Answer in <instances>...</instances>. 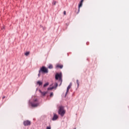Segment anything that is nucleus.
Masks as SVG:
<instances>
[{"label":"nucleus","mask_w":129,"mask_h":129,"mask_svg":"<svg viewBox=\"0 0 129 129\" xmlns=\"http://www.w3.org/2000/svg\"><path fill=\"white\" fill-rule=\"evenodd\" d=\"M55 80H58L59 82H60L59 86H60L61 84H62V73H60L59 74V73H56V75H55Z\"/></svg>","instance_id":"nucleus-1"},{"label":"nucleus","mask_w":129,"mask_h":129,"mask_svg":"<svg viewBox=\"0 0 129 129\" xmlns=\"http://www.w3.org/2000/svg\"><path fill=\"white\" fill-rule=\"evenodd\" d=\"M65 110L64 109V107L60 106L59 107L58 109V114L61 115V116H64L65 114Z\"/></svg>","instance_id":"nucleus-2"},{"label":"nucleus","mask_w":129,"mask_h":129,"mask_svg":"<svg viewBox=\"0 0 129 129\" xmlns=\"http://www.w3.org/2000/svg\"><path fill=\"white\" fill-rule=\"evenodd\" d=\"M30 104L32 107H37L39 106V103H38V100L35 99L33 102H31Z\"/></svg>","instance_id":"nucleus-3"},{"label":"nucleus","mask_w":129,"mask_h":129,"mask_svg":"<svg viewBox=\"0 0 129 129\" xmlns=\"http://www.w3.org/2000/svg\"><path fill=\"white\" fill-rule=\"evenodd\" d=\"M42 72V73H48V69L47 68H45V67H42L41 68H40V70L39 71V73H41Z\"/></svg>","instance_id":"nucleus-4"},{"label":"nucleus","mask_w":129,"mask_h":129,"mask_svg":"<svg viewBox=\"0 0 129 129\" xmlns=\"http://www.w3.org/2000/svg\"><path fill=\"white\" fill-rule=\"evenodd\" d=\"M23 124L25 126H27L28 125H31V121L27 120L23 121Z\"/></svg>","instance_id":"nucleus-5"},{"label":"nucleus","mask_w":129,"mask_h":129,"mask_svg":"<svg viewBox=\"0 0 129 129\" xmlns=\"http://www.w3.org/2000/svg\"><path fill=\"white\" fill-rule=\"evenodd\" d=\"M83 2H84V0H81L79 5V10H78L79 12L80 11V8H81V7H82V5L83 4Z\"/></svg>","instance_id":"nucleus-6"},{"label":"nucleus","mask_w":129,"mask_h":129,"mask_svg":"<svg viewBox=\"0 0 129 129\" xmlns=\"http://www.w3.org/2000/svg\"><path fill=\"white\" fill-rule=\"evenodd\" d=\"M56 69H62L63 68V65L62 64H57L55 67Z\"/></svg>","instance_id":"nucleus-7"},{"label":"nucleus","mask_w":129,"mask_h":129,"mask_svg":"<svg viewBox=\"0 0 129 129\" xmlns=\"http://www.w3.org/2000/svg\"><path fill=\"white\" fill-rule=\"evenodd\" d=\"M57 87H58V83H56L55 87L48 88L47 90H52V89H54V88H57Z\"/></svg>","instance_id":"nucleus-8"},{"label":"nucleus","mask_w":129,"mask_h":129,"mask_svg":"<svg viewBox=\"0 0 129 129\" xmlns=\"http://www.w3.org/2000/svg\"><path fill=\"white\" fill-rule=\"evenodd\" d=\"M71 86H72V83H71L67 88L66 94H67V93H68V92L69 91V89H70V88H71Z\"/></svg>","instance_id":"nucleus-9"},{"label":"nucleus","mask_w":129,"mask_h":129,"mask_svg":"<svg viewBox=\"0 0 129 129\" xmlns=\"http://www.w3.org/2000/svg\"><path fill=\"white\" fill-rule=\"evenodd\" d=\"M58 118V115L56 114H54L53 117L52 118V120H56Z\"/></svg>","instance_id":"nucleus-10"},{"label":"nucleus","mask_w":129,"mask_h":129,"mask_svg":"<svg viewBox=\"0 0 129 129\" xmlns=\"http://www.w3.org/2000/svg\"><path fill=\"white\" fill-rule=\"evenodd\" d=\"M39 92H40V93L41 94L42 96H45V95H46V94H47L46 92H42V91H41L40 90H39Z\"/></svg>","instance_id":"nucleus-11"},{"label":"nucleus","mask_w":129,"mask_h":129,"mask_svg":"<svg viewBox=\"0 0 129 129\" xmlns=\"http://www.w3.org/2000/svg\"><path fill=\"white\" fill-rule=\"evenodd\" d=\"M48 69H53V64H49V66L48 67Z\"/></svg>","instance_id":"nucleus-12"},{"label":"nucleus","mask_w":129,"mask_h":129,"mask_svg":"<svg viewBox=\"0 0 129 129\" xmlns=\"http://www.w3.org/2000/svg\"><path fill=\"white\" fill-rule=\"evenodd\" d=\"M37 83L38 85H42L43 84V83L40 81H38Z\"/></svg>","instance_id":"nucleus-13"},{"label":"nucleus","mask_w":129,"mask_h":129,"mask_svg":"<svg viewBox=\"0 0 129 129\" xmlns=\"http://www.w3.org/2000/svg\"><path fill=\"white\" fill-rule=\"evenodd\" d=\"M25 56H29V55H30V52L27 51V52H25Z\"/></svg>","instance_id":"nucleus-14"},{"label":"nucleus","mask_w":129,"mask_h":129,"mask_svg":"<svg viewBox=\"0 0 129 129\" xmlns=\"http://www.w3.org/2000/svg\"><path fill=\"white\" fill-rule=\"evenodd\" d=\"M48 85H49V83H46L44 85L43 87H46L48 86Z\"/></svg>","instance_id":"nucleus-15"},{"label":"nucleus","mask_w":129,"mask_h":129,"mask_svg":"<svg viewBox=\"0 0 129 129\" xmlns=\"http://www.w3.org/2000/svg\"><path fill=\"white\" fill-rule=\"evenodd\" d=\"M53 95H54V94L53 93V92H51L50 94L49 95L50 97H52Z\"/></svg>","instance_id":"nucleus-16"},{"label":"nucleus","mask_w":129,"mask_h":129,"mask_svg":"<svg viewBox=\"0 0 129 129\" xmlns=\"http://www.w3.org/2000/svg\"><path fill=\"white\" fill-rule=\"evenodd\" d=\"M56 1H53V5H54V6L56 5Z\"/></svg>","instance_id":"nucleus-17"},{"label":"nucleus","mask_w":129,"mask_h":129,"mask_svg":"<svg viewBox=\"0 0 129 129\" xmlns=\"http://www.w3.org/2000/svg\"><path fill=\"white\" fill-rule=\"evenodd\" d=\"M46 129H51V126H47Z\"/></svg>","instance_id":"nucleus-18"},{"label":"nucleus","mask_w":129,"mask_h":129,"mask_svg":"<svg viewBox=\"0 0 129 129\" xmlns=\"http://www.w3.org/2000/svg\"><path fill=\"white\" fill-rule=\"evenodd\" d=\"M77 83L78 85H79V81H78V80H77Z\"/></svg>","instance_id":"nucleus-19"},{"label":"nucleus","mask_w":129,"mask_h":129,"mask_svg":"<svg viewBox=\"0 0 129 129\" xmlns=\"http://www.w3.org/2000/svg\"><path fill=\"white\" fill-rule=\"evenodd\" d=\"M63 15H64V16L66 15V11L63 12Z\"/></svg>","instance_id":"nucleus-20"},{"label":"nucleus","mask_w":129,"mask_h":129,"mask_svg":"<svg viewBox=\"0 0 129 129\" xmlns=\"http://www.w3.org/2000/svg\"><path fill=\"white\" fill-rule=\"evenodd\" d=\"M5 98H6V96H3V99H5Z\"/></svg>","instance_id":"nucleus-21"},{"label":"nucleus","mask_w":129,"mask_h":129,"mask_svg":"<svg viewBox=\"0 0 129 129\" xmlns=\"http://www.w3.org/2000/svg\"><path fill=\"white\" fill-rule=\"evenodd\" d=\"M38 75V77H40V76H41V75L40 74V73H39Z\"/></svg>","instance_id":"nucleus-22"}]
</instances>
